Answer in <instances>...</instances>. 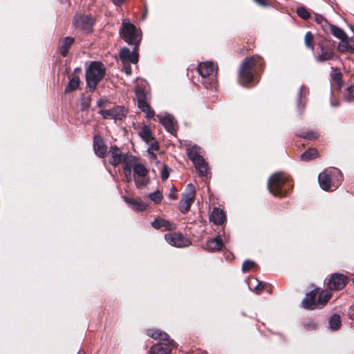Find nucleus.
<instances>
[{
  "label": "nucleus",
  "mask_w": 354,
  "mask_h": 354,
  "mask_svg": "<svg viewBox=\"0 0 354 354\" xmlns=\"http://www.w3.org/2000/svg\"><path fill=\"white\" fill-rule=\"evenodd\" d=\"M93 149L95 153L100 158H104L107 154V147L102 137L96 134L93 136Z\"/></svg>",
  "instance_id": "20"
},
{
  "label": "nucleus",
  "mask_w": 354,
  "mask_h": 354,
  "mask_svg": "<svg viewBox=\"0 0 354 354\" xmlns=\"http://www.w3.org/2000/svg\"><path fill=\"white\" fill-rule=\"evenodd\" d=\"M77 354H85V352L83 350H80Z\"/></svg>",
  "instance_id": "56"
},
{
  "label": "nucleus",
  "mask_w": 354,
  "mask_h": 354,
  "mask_svg": "<svg viewBox=\"0 0 354 354\" xmlns=\"http://www.w3.org/2000/svg\"><path fill=\"white\" fill-rule=\"evenodd\" d=\"M339 101L337 100H331V105L333 106H339Z\"/></svg>",
  "instance_id": "55"
},
{
  "label": "nucleus",
  "mask_w": 354,
  "mask_h": 354,
  "mask_svg": "<svg viewBox=\"0 0 354 354\" xmlns=\"http://www.w3.org/2000/svg\"><path fill=\"white\" fill-rule=\"evenodd\" d=\"M74 43L75 39L71 37H66L61 41L59 51L63 57H66L68 55L69 49Z\"/></svg>",
  "instance_id": "25"
},
{
  "label": "nucleus",
  "mask_w": 354,
  "mask_h": 354,
  "mask_svg": "<svg viewBox=\"0 0 354 354\" xmlns=\"http://www.w3.org/2000/svg\"><path fill=\"white\" fill-rule=\"evenodd\" d=\"M165 238L168 243L175 247L183 248L190 245L189 239L180 233L167 234Z\"/></svg>",
  "instance_id": "19"
},
{
  "label": "nucleus",
  "mask_w": 354,
  "mask_h": 354,
  "mask_svg": "<svg viewBox=\"0 0 354 354\" xmlns=\"http://www.w3.org/2000/svg\"><path fill=\"white\" fill-rule=\"evenodd\" d=\"M337 50L342 53H354V46L348 43V38L341 40V42L337 46Z\"/></svg>",
  "instance_id": "33"
},
{
  "label": "nucleus",
  "mask_w": 354,
  "mask_h": 354,
  "mask_svg": "<svg viewBox=\"0 0 354 354\" xmlns=\"http://www.w3.org/2000/svg\"><path fill=\"white\" fill-rule=\"evenodd\" d=\"M95 19L91 15H84L77 13L73 19V26L82 31L91 33L93 32V27L95 24Z\"/></svg>",
  "instance_id": "10"
},
{
  "label": "nucleus",
  "mask_w": 354,
  "mask_h": 354,
  "mask_svg": "<svg viewBox=\"0 0 354 354\" xmlns=\"http://www.w3.org/2000/svg\"><path fill=\"white\" fill-rule=\"evenodd\" d=\"M343 176L341 171L336 167H329L318 176L319 185L324 191H333L342 183Z\"/></svg>",
  "instance_id": "3"
},
{
  "label": "nucleus",
  "mask_w": 354,
  "mask_h": 354,
  "mask_svg": "<svg viewBox=\"0 0 354 354\" xmlns=\"http://www.w3.org/2000/svg\"><path fill=\"white\" fill-rule=\"evenodd\" d=\"M313 56L315 60L318 63L339 59V55L336 53L334 42L325 38L317 42Z\"/></svg>",
  "instance_id": "4"
},
{
  "label": "nucleus",
  "mask_w": 354,
  "mask_h": 354,
  "mask_svg": "<svg viewBox=\"0 0 354 354\" xmlns=\"http://www.w3.org/2000/svg\"><path fill=\"white\" fill-rule=\"evenodd\" d=\"M176 346V343L170 338L153 345L149 350L151 354H170L171 351Z\"/></svg>",
  "instance_id": "17"
},
{
  "label": "nucleus",
  "mask_w": 354,
  "mask_h": 354,
  "mask_svg": "<svg viewBox=\"0 0 354 354\" xmlns=\"http://www.w3.org/2000/svg\"><path fill=\"white\" fill-rule=\"evenodd\" d=\"M149 198L155 203L158 204L162 201L163 196L159 190H157L153 193H151L149 195Z\"/></svg>",
  "instance_id": "40"
},
{
  "label": "nucleus",
  "mask_w": 354,
  "mask_h": 354,
  "mask_svg": "<svg viewBox=\"0 0 354 354\" xmlns=\"http://www.w3.org/2000/svg\"><path fill=\"white\" fill-rule=\"evenodd\" d=\"M252 280H253L254 282L257 283V285L254 286V289L257 291V292H261L262 291L263 289H266L267 288H268V289L267 290V291L269 292V293H271L272 292V288H271V286L269 285V284H267L266 283H263V282H261L259 281H258L257 279L255 278H253L252 279L250 282H249V286L250 288H252L251 286H252Z\"/></svg>",
  "instance_id": "36"
},
{
  "label": "nucleus",
  "mask_w": 354,
  "mask_h": 354,
  "mask_svg": "<svg viewBox=\"0 0 354 354\" xmlns=\"http://www.w3.org/2000/svg\"><path fill=\"white\" fill-rule=\"evenodd\" d=\"M297 15L303 19H308L310 17V14L305 7H299L297 10Z\"/></svg>",
  "instance_id": "42"
},
{
  "label": "nucleus",
  "mask_w": 354,
  "mask_h": 354,
  "mask_svg": "<svg viewBox=\"0 0 354 354\" xmlns=\"http://www.w3.org/2000/svg\"><path fill=\"white\" fill-rule=\"evenodd\" d=\"M315 21L317 23L321 24L324 21H325V19L321 15H315Z\"/></svg>",
  "instance_id": "53"
},
{
  "label": "nucleus",
  "mask_w": 354,
  "mask_h": 354,
  "mask_svg": "<svg viewBox=\"0 0 354 354\" xmlns=\"http://www.w3.org/2000/svg\"><path fill=\"white\" fill-rule=\"evenodd\" d=\"M319 289L316 288L307 292L301 302V307L307 310L319 309L317 303V295Z\"/></svg>",
  "instance_id": "16"
},
{
  "label": "nucleus",
  "mask_w": 354,
  "mask_h": 354,
  "mask_svg": "<svg viewBox=\"0 0 354 354\" xmlns=\"http://www.w3.org/2000/svg\"><path fill=\"white\" fill-rule=\"evenodd\" d=\"M348 316L351 319L354 321V307L351 308V310L348 312Z\"/></svg>",
  "instance_id": "54"
},
{
  "label": "nucleus",
  "mask_w": 354,
  "mask_h": 354,
  "mask_svg": "<svg viewBox=\"0 0 354 354\" xmlns=\"http://www.w3.org/2000/svg\"><path fill=\"white\" fill-rule=\"evenodd\" d=\"M136 157L133 156V160H127L122 163L123 172L127 182L131 181V169H133V166L136 164Z\"/></svg>",
  "instance_id": "27"
},
{
  "label": "nucleus",
  "mask_w": 354,
  "mask_h": 354,
  "mask_svg": "<svg viewBox=\"0 0 354 354\" xmlns=\"http://www.w3.org/2000/svg\"><path fill=\"white\" fill-rule=\"evenodd\" d=\"M98 113L105 120L114 119L115 120H122L127 115V110L124 106H114L107 109H101L98 111Z\"/></svg>",
  "instance_id": "13"
},
{
  "label": "nucleus",
  "mask_w": 354,
  "mask_h": 354,
  "mask_svg": "<svg viewBox=\"0 0 354 354\" xmlns=\"http://www.w3.org/2000/svg\"><path fill=\"white\" fill-rule=\"evenodd\" d=\"M297 136L308 140H316L319 138V134L315 131H309L306 132H301L297 134Z\"/></svg>",
  "instance_id": "37"
},
{
  "label": "nucleus",
  "mask_w": 354,
  "mask_h": 354,
  "mask_svg": "<svg viewBox=\"0 0 354 354\" xmlns=\"http://www.w3.org/2000/svg\"><path fill=\"white\" fill-rule=\"evenodd\" d=\"M78 71H80V68H76L75 69L74 73H76V72H78Z\"/></svg>",
  "instance_id": "57"
},
{
  "label": "nucleus",
  "mask_w": 354,
  "mask_h": 354,
  "mask_svg": "<svg viewBox=\"0 0 354 354\" xmlns=\"http://www.w3.org/2000/svg\"><path fill=\"white\" fill-rule=\"evenodd\" d=\"M223 247L224 243L221 236H217L214 239L208 240L205 245L206 250L209 252L219 251Z\"/></svg>",
  "instance_id": "23"
},
{
  "label": "nucleus",
  "mask_w": 354,
  "mask_h": 354,
  "mask_svg": "<svg viewBox=\"0 0 354 354\" xmlns=\"http://www.w3.org/2000/svg\"><path fill=\"white\" fill-rule=\"evenodd\" d=\"M151 226L156 230L164 228L165 230L174 231L176 229V225L162 218H156L151 223Z\"/></svg>",
  "instance_id": "22"
},
{
  "label": "nucleus",
  "mask_w": 354,
  "mask_h": 354,
  "mask_svg": "<svg viewBox=\"0 0 354 354\" xmlns=\"http://www.w3.org/2000/svg\"><path fill=\"white\" fill-rule=\"evenodd\" d=\"M91 99L83 98L81 102V109L82 111H87L90 107Z\"/></svg>",
  "instance_id": "46"
},
{
  "label": "nucleus",
  "mask_w": 354,
  "mask_h": 354,
  "mask_svg": "<svg viewBox=\"0 0 354 354\" xmlns=\"http://www.w3.org/2000/svg\"><path fill=\"white\" fill-rule=\"evenodd\" d=\"M139 136L146 143L149 144L151 140H154V137L152 135L151 129L147 125H144L140 131Z\"/></svg>",
  "instance_id": "32"
},
{
  "label": "nucleus",
  "mask_w": 354,
  "mask_h": 354,
  "mask_svg": "<svg viewBox=\"0 0 354 354\" xmlns=\"http://www.w3.org/2000/svg\"><path fill=\"white\" fill-rule=\"evenodd\" d=\"M330 30L333 35L339 39H347L346 32L339 27L330 24Z\"/></svg>",
  "instance_id": "35"
},
{
  "label": "nucleus",
  "mask_w": 354,
  "mask_h": 354,
  "mask_svg": "<svg viewBox=\"0 0 354 354\" xmlns=\"http://www.w3.org/2000/svg\"><path fill=\"white\" fill-rule=\"evenodd\" d=\"M265 62L259 55L246 57L242 62L239 71V81L243 86H247L254 80V76L264 70Z\"/></svg>",
  "instance_id": "1"
},
{
  "label": "nucleus",
  "mask_w": 354,
  "mask_h": 354,
  "mask_svg": "<svg viewBox=\"0 0 354 354\" xmlns=\"http://www.w3.org/2000/svg\"><path fill=\"white\" fill-rule=\"evenodd\" d=\"M343 97L344 100L347 102L354 101V85H351L345 89Z\"/></svg>",
  "instance_id": "39"
},
{
  "label": "nucleus",
  "mask_w": 354,
  "mask_h": 354,
  "mask_svg": "<svg viewBox=\"0 0 354 354\" xmlns=\"http://www.w3.org/2000/svg\"><path fill=\"white\" fill-rule=\"evenodd\" d=\"M352 281H353V283H354V278L352 279Z\"/></svg>",
  "instance_id": "60"
},
{
  "label": "nucleus",
  "mask_w": 354,
  "mask_h": 354,
  "mask_svg": "<svg viewBox=\"0 0 354 354\" xmlns=\"http://www.w3.org/2000/svg\"><path fill=\"white\" fill-rule=\"evenodd\" d=\"M61 3H65L67 0H59Z\"/></svg>",
  "instance_id": "58"
},
{
  "label": "nucleus",
  "mask_w": 354,
  "mask_h": 354,
  "mask_svg": "<svg viewBox=\"0 0 354 354\" xmlns=\"http://www.w3.org/2000/svg\"><path fill=\"white\" fill-rule=\"evenodd\" d=\"M257 266V264L255 262L250 261V260H246L243 262L242 265V271L244 273H246L249 272L251 269L255 268Z\"/></svg>",
  "instance_id": "41"
},
{
  "label": "nucleus",
  "mask_w": 354,
  "mask_h": 354,
  "mask_svg": "<svg viewBox=\"0 0 354 354\" xmlns=\"http://www.w3.org/2000/svg\"><path fill=\"white\" fill-rule=\"evenodd\" d=\"M113 4L116 6H121L125 3H127L129 0H111Z\"/></svg>",
  "instance_id": "52"
},
{
  "label": "nucleus",
  "mask_w": 354,
  "mask_h": 354,
  "mask_svg": "<svg viewBox=\"0 0 354 354\" xmlns=\"http://www.w3.org/2000/svg\"><path fill=\"white\" fill-rule=\"evenodd\" d=\"M119 34L120 37L129 45L140 46L142 38V32L133 24L123 20Z\"/></svg>",
  "instance_id": "6"
},
{
  "label": "nucleus",
  "mask_w": 354,
  "mask_h": 354,
  "mask_svg": "<svg viewBox=\"0 0 354 354\" xmlns=\"http://www.w3.org/2000/svg\"><path fill=\"white\" fill-rule=\"evenodd\" d=\"M351 29H352L353 32H354V28L352 27Z\"/></svg>",
  "instance_id": "59"
},
{
  "label": "nucleus",
  "mask_w": 354,
  "mask_h": 354,
  "mask_svg": "<svg viewBox=\"0 0 354 354\" xmlns=\"http://www.w3.org/2000/svg\"><path fill=\"white\" fill-rule=\"evenodd\" d=\"M123 198L132 209L136 211L143 212L147 209V205L140 198H133L127 196H124Z\"/></svg>",
  "instance_id": "24"
},
{
  "label": "nucleus",
  "mask_w": 354,
  "mask_h": 354,
  "mask_svg": "<svg viewBox=\"0 0 354 354\" xmlns=\"http://www.w3.org/2000/svg\"><path fill=\"white\" fill-rule=\"evenodd\" d=\"M209 220L216 225H222L225 221L224 212L219 208H214L210 214Z\"/></svg>",
  "instance_id": "26"
},
{
  "label": "nucleus",
  "mask_w": 354,
  "mask_h": 354,
  "mask_svg": "<svg viewBox=\"0 0 354 354\" xmlns=\"http://www.w3.org/2000/svg\"><path fill=\"white\" fill-rule=\"evenodd\" d=\"M256 3L262 6V7H268L270 6V3L268 0H253Z\"/></svg>",
  "instance_id": "49"
},
{
  "label": "nucleus",
  "mask_w": 354,
  "mask_h": 354,
  "mask_svg": "<svg viewBox=\"0 0 354 354\" xmlns=\"http://www.w3.org/2000/svg\"><path fill=\"white\" fill-rule=\"evenodd\" d=\"M149 171L142 163H136L133 166V178L138 189H142L149 183Z\"/></svg>",
  "instance_id": "11"
},
{
  "label": "nucleus",
  "mask_w": 354,
  "mask_h": 354,
  "mask_svg": "<svg viewBox=\"0 0 354 354\" xmlns=\"http://www.w3.org/2000/svg\"><path fill=\"white\" fill-rule=\"evenodd\" d=\"M108 153L110 154L111 157L110 163L113 167H117L127 160H133V156L129 153H123L122 151L116 145L111 146L108 151Z\"/></svg>",
  "instance_id": "14"
},
{
  "label": "nucleus",
  "mask_w": 354,
  "mask_h": 354,
  "mask_svg": "<svg viewBox=\"0 0 354 354\" xmlns=\"http://www.w3.org/2000/svg\"><path fill=\"white\" fill-rule=\"evenodd\" d=\"M329 326L333 330H339L342 326L340 316L337 314H333L329 319Z\"/></svg>",
  "instance_id": "34"
},
{
  "label": "nucleus",
  "mask_w": 354,
  "mask_h": 354,
  "mask_svg": "<svg viewBox=\"0 0 354 354\" xmlns=\"http://www.w3.org/2000/svg\"><path fill=\"white\" fill-rule=\"evenodd\" d=\"M135 93L138 100V108L146 114V118L156 120L155 111L147 102V96L145 88L142 86H137Z\"/></svg>",
  "instance_id": "9"
},
{
  "label": "nucleus",
  "mask_w": 354,
  "mask_h": 354,
  "mask_svg": "<svg viewBox=\"0 0 354 354\" xmlns=\"http://www.w3.org/2000/svg\"><path fill=\"white\" fill-rule=\"evenodd\" d=\"M156 117L158 118L160 123L166 129L168 132L171 133V134L176 133L177 124L172 116L169 115L165 117H161L160 115H156Z\"/></svg>",
  "instance_id": "21"
},
{
  "label": "nucleus",
  "mask_w": 354,
  "mask_h": 354,
  "mask_svg": "<svg viewBox=\"0 0 354 354\" xmlns=\"http://www.w3.org/2000/svg\"><path fill=\"white\" fill-rule=\"evenodd\" d=\"M168 197L171 200H176L178 198L177 189L174 186L171 187Z\"/></svg>",
  "instance_id": "48"
},
{
  "label": "nucleus",
  "mask_w": 354,
  "mask_h": 354,
  "mask_svg": "<svg viewBox=\"0 0 354 354\" xmlns=\"http://www.w3.org/2000/svg\"><path fill=\"white\" fill-rule=\"evenodd\" d=\"M80 84V79L78 75L73 74L69 77V82L64 89V93H69L78 88Z\"/></svg>",
  "instance_id": "30"
},
{
  "label": "nucleus",
  "mask_w": 354,
  "mask_h": 354,
  "mask_svg": "<svg viewBox=\"0 0 354 354\" xmlns=\"http://www.w3.org/2000/svg\"><path fill=\"white\" fill-rule=\"evenodd\" d=\"M317 297L319 309L323 308L332 297V293L328 290H322Z\"/></svg>",
  "instance_id": "31"
},
{
  "label": "nucleus",
  "mask_w": 354,
  "mask_h": 354,
  "mask_svg": "<svg viewBox=\"0 0 354 354\" xmlns=\"http://www.w3.org/2000/svg\"><path fill=\"white\" fill-rule=\"evenodd\" d=\"M139 47L140 46H133L132 51L127 47L121 48L119 53V57L122 62L137 64L139 58Z\"/></svg>",
  "instance_id": "18"
},
{
  "label": "nucleus",
  "mask_w": 354,
  "mask_h": 354,
  "mask_svg": "<svg viewBox=\"0 0 354 354\" xmlns=\"http://www.w3.org/2000/svg\"><path fill=\"white\" fill-rule=\"evenodd\" d=\"M348 277L343 274H332L328 281L327 287L330 290H341L346 286Z\"/></svg>",
  "instance_id": "15"
},
{
  "label": "nucleus",
  "mask_w": 354,
  "mask_h": 354,
  "mask_svg": "<svg viewBox=\"0 0 354 354\" xmlns=\"http://www.w3.org/2000/svg\"><path fill=\"white\" fill-rule=\"evenodd\" d=\"M331 77L336 82L337 84H340L342 82V74L338 68H335L331 73Z\"/></svg>",
  "instance_id": "43"
},
{
  "label": "nucleus",
  "mask_w": 354,
  "mask_h": 354,
  "mask_svg": "<svg viewBox=\"0 0 354 354\" xmlns=\"http://www.w3.org/2000/svg\"><path fill=\"white\" fill-rule=\"evenodd\" d=\"M130 63L131 62H122V71H124L128 75H130L132 72Z\"/></svg>",
  "instance_id": "47"
},
{
  "label": "nucleus",
  "mask_w": 354,
  "mask_h": 354,
  "mask_svg": "<svg viewBox=\"0 0 354 354\" xmlns=\"http://www.w3.org/2000/svg\"><path fill=\"white\" fill-rule=\"evenodd\" d=\"M106 68L101 62H91L86 71L87 86L91 91H95L97 84L104 77Z\"/></svg>",
  "instance_id": "5"
},
{
  "label": "nucleus",
  "mask_w": 354,
  "mask_h": 354,
  "mask_svg": "<svg viewBox=\"0 0 354 354\" xmlns=\"http://www.w3.org/2000/svg\"><path fill=\"white\" fill-rule=\"evenodd\" d=\"M319 157V153L316 148H309L300 156V160L309 162Z\"/></svg>",
  "instance_id": "29"
},
{
  "label": "nucleus",
  "mask_w": 354,
  "mask_h": 354,
  "mask_svg": "<svg viewBox=\"0 0 354 354\" xmlns=\"http://www.w3.org/2000/svg\"><path fill=\"white\" fill-rule=\"evenodd\" d=\"M268 188L275 197H286L293 189L292 179L286 173L276 172L269 178Z\"/></svg>",
  "instance_id": "2"
},
{
  "label": "nucleus",
  "mask_w": 354,
  "mask_h": 354,
  "mask_svg": "<svg viewBox=\"0 0 354 354\" xmlns=\"http://www.w3.org/2000/svg\"><path fill=\"white\" fill-rule=\"evenodd\" d=\"M187 154L189 160L194 164L196 169L201 176H207L209 168L203 157L199 154L197 147L194 146L187 149Z\"/></svg>",
  "instance_id": "8"
},
{
  "label": "nucleus",
  "mask_w": 354,
  "mask_h": 354,
  "mask_svg": "<svg viewBox=\"0 0 354 354\" xmlns=\"http://www.w3.org/2000/svg\"><path fill=\"white\" fill-rule=\"evenodd\" d=\"M304 44L307 48L315 51L314 35L311 32L308 31L305 34Z\"/></svg>",
  "instance_id": "38"
},
{
  "label": "nucleus",
  "mask_w": 354,
  "mask_h": 354,
  "mask_svg": "<svg viewBox=\"0 0 354 354\" xmlns=\"http://www.w3.org/2000/svg\"><path fill=\"white\" fill-rule=\"evenodd\" d=\"M317 327V324L315 322H309L304 324V328L307 330H314Z\"/></svg>",
  "instance_id": "50"
},
{
  "label": "nucleus",
  "mask_w": 354,
  "mask_h": 354,
  "mask_svg": "<svg viewBox=\"0 0 354 354\" xmlns=\"http://www.w3.org/2000/svg\"><path fill=\"white\" fill-rule=\"evenodd\" d=\"M111 102L106 98H101L97 102V106L101 109L110 108Z\"/></svg>",
  "instance_id": "44"
},
{
  "label": "nucleus",
  "mask_w": 354,
  "mask_h": 354,
  "mask_svg": "<svg viewBox=\"0 0 354 354\" xmlns=\"http://www.w3.org/2000/svg\"><path fill=\"white\" fill-rule=\"evenodd\" d=\"M169 171L170 168L167 165H164L161 170V178L163 181L168 179L169 176Z\"/></svg>",
  "instance_id": "45"
},
{
  "label": "nucleus",
  "mask_w": 354,
  "mask_h": 354,
  "mask_svg": "<svg viewBox=\"0 0 354 354\" xmlns=\"http://www.w3.org/2000/svg\"><path fill=\"white\" fill-rule=\"evenodd\" d=\"M146 334L149 337H150L154 339H160L162 341H165V340H169V336L167 333H166L165 332L162 331L160 330H158V329H154V328L147 329L146 331Z\"/></svg>",
  "instance_id": "28"
},
{
  "label": "nucleus",
  "mask_w": 354,
  "mask_h": 354,
  "mask_svg": "<svg viewBox=\"0 0 354 354\" xmlns=\"http://www.w3.org/2000/svg\"><path fill=\"white\" fill-rule=\"evenodd\" d=\"M196 197V189L193 184L187 185L186 192L183 194L178 204V209L183 214H187L194 203Z\"/></svg>",
  "instance_id": "12"
},
{
  "label": "nucleus",
  "mask_w": 354,
  "mask_h": 354,
  "mask_svg": "<svg viewBox=\"0 0 354 354\" xmlns=\"http://www.w3.org/2000/svg\"><path fill=\"white\" fill-rule=\"evenodd\" d=\"M198 71L202 77V84L207 89H216L217 80L216 75H214V65L212 62L200 63L198 66Z\"/></svg>",
  "instance_id": "7"
},
{
  "label": "nucleus",
  "mask_w": 354,
  "mask_h": 354,
  "mask_svg": "<svg viewBox=\"0 0 354 354\" xmlns=\"http://www.w3.org/2000/svg\"><path fill=\"white\" fill-rule=\"evenodd\" d=\"M151 143V148L155 151H158L159 149V144L158 142L154 139L153 140H151L150 142Z\"/></svg>",
  "instance_id": "51"
}]
</instances>
